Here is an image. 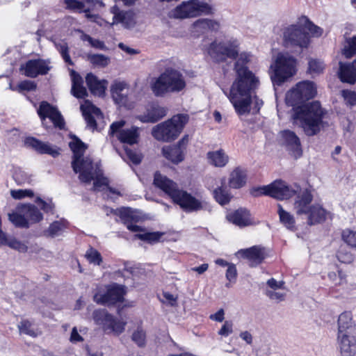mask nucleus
Masks as SVG:
<instances>
[{
  "instance_id": "obj_24",
  "label": "nucleus",
  "mask_w": 356,
  "mask_h": 356,
  "mask_svg": "<svg viewBox=\"0 0 356 356\" xmlns=\"http://www.w3.org/2000/svg\"><path fill=\"white\" fill-rule=\"evenodd\" d=\"M339 78L343 83L356 82V59L353 63H339Z\"/></svg>"
},
{
  "instance_id": "obj_64",
  "label": "nucleus",
  "mask_w": 356,
  "mask_h": 356,
  "mask_svg": "<svg viewBox=\"0 0 356 356\" xmlns=\"http://www.w3.org/2000/svg\"><path fill=\"white\" fill-rule=\"evenodd\" d=\"M83 340V337L78 333L77 329L76 327L72 328L71 335H70V341L72 343H76L79 341H82Z\"/></svg>"
},
{
  "instance_id": "obj_14",
  "label": "nucleus",
  "mask_w": 356,
  "mask_h": 356,
  "mask_svg": "<svg viewBox=\"0 0 356 356\" xmlns=\"http://www.w3.org/2000/svg\"><path fill=\"white\" fill-rule=\"evenodd\" d=\"M289 188L297 191V192L292 195H297L293 204L296 213L298 215H305L312 206L313 195L311 191L307 188L302 190L298 186H295L294 188L289 186Z\"/></svg>"
},
{
  "instance_id": "obj_19",
  "label": "nucleus",
  "mask_w": 356,
  "mask_h": 356,
  "mask_svg": "<svg viewBox=\"0 0 356 356\" xmlns=\"http://www.w3.org/2000/svg\"><path fill=\"white\" fill-rule=\"evenodd\" d=\"M24 145L31 147L39 154H47L56 158L60 153L58 149H54L49 143H44L34 137H26L24 140Z\"/></svg>"
},
{
  "instance_id": "obj_54",
  "label": "nucleus",
  "mask_w": 356,
  "mask_h": 356,
  "mask_svg": "<svg viewBox=\"0 0 356 356\" xmlns=\"http://www.w3.org/2000/svg\"><path fill=\"white\" fill-rule=\"evenodd\" d=\"M35 203L40 207L42 210H43L45 213H54V205L50 201L49 202L44 201L40 197H38L35 199Z\"/></svg>"
},
{
  "instance_id": "obj_60",
  "label": "nucleus",
  "mask_w": 356,
  "mask_h": 356,
  "mask_svg": "<svg viewBox=\"0 0 356 356\" xmlns=\"http://www.w3.org/2000/svg\"><path fill=\"white\" fill-rule=\"evenodd\" d=\"M9 246L21 252H26L28 250V247L24 243L17 240L11 241L9 243Z\"/></svg>"
},
{
  "instance_id": "obj_56",
  "label": "nucleus",
  "mask_w": 356,
  "mask_h": 356,
  "mask_svg": "<svg viewBox=\"0 0 356 356\" xmlns=\"http://www.w3.org/2000/svg\"><path fill=\"white\" fill-rule=\"evenodd\" d=\"M124 150L127 156L134 164L138 165L141 162V156L138 154L128 147L124 148Z\"/></svg>"
},
{
  "instance_id": "obj_52",
  "label": "nucleus",
  "mask_w": 356,
  "mask_h": 356,
  "mask_svg": "<svg viewBox=\"0 0 356 356\" xmlns=\"http://www.w3.org/2000/svg\"><path fill=\"white\" fill-rule=\"evenodd\" d=\"M145 333L141 329L136 330L131 337L132 340L140 347H143L145 344Z\"/></svg>"
},
{
  "instance_id": "obj_51",
  "label": "nucleus",
  "mask_w": 356,
  "mask_h": 356,
  "mask_svg": "<svg viewBox=\"0 0 356 356\" xmlns=\"http://www.w3.org/2000/svg\"><path fill=\"white\" fill-rule=\"evenodd\" d=\"M342 96L346 104L350 107L356 105V92L354 91L343 90H342Z\"/></svg>"
},
{
  "instance_id": "obj_63",
  "label": "nucleus",
  "mask_w": 356,
  "mask_h": 356,
  "mask_svg": "<svg viewBox=\"0 0 356 356\" xmlns=\"http://www.w3.org/2000/svg\"><path fill=\"white\" fill-rule=\"evenodd\" d=\"M266 295L268 297H269L271 300H277L279 301H282L284 298V294L280 293V292H275L274 291H267Z\"/></svg>"
},
{
  "instance_id": "obj_42",
  "label": "nucleus",
  "mask_w": 356,
  "mask_h": 356,
  "mask_svg": "<svg viewBox=\"0 0 356 356\" xmlns=\"http://www.w3.org/2000/svg\"><path fill=\"white\" fill-rule=\"evenodd\" d=\"M55 47L57 51L60 53L62 58L69 65L73 66L74 65V62L71 59L70 56V49L67 44L65 42H55Z\"/></svg>"
},
{
  "instance_id": "obj_25",
  "label": "nucleus",
  "mask_w": 356,
  "mask_h": 356,
  "mask_svg": "<svg viewBox=\"0 0 356 356\" xmlns=\"http://www.w3.org/2000/svg\"><path fill=\"white\" fill-rule=\"evenodd\" d=\"M227 218L229 222L240 227L252 225L249 211L243 208L227 214Z\"/></svg>"
},
{
  "instance_id": "obj_57",
  "label": "nucleus",
  "mask_w": 356,
  "mask_h": 356,
  "mask_svg": "<svg viewBox=\"0 0 356 356\" xmlns=\"http://www.w3.org/2000/svg\"><path fill=\"white\" fill-rule=\"evenodd\" d=\"M237 277L236 267L234 264L229 265L226 271V278L231 282H235Z\"/></svg>"
},
{
  "instance_id": "obj_47",
  "label": "nucleus",
  "mask_w": 356,
  "mask_h": 356,
  "mask_svg": "<svg viewBox=\"0 0 356 356\" xmlns=\"http://www.w3.org/2000/svg\"><path fill=\"white\" fill-rule=\"evenodd\" d=\"M303 19L305 21V25L303 27L305 31L306 29L308 30L314 36L316 37H319L323 34V29L321 27L314 24L307 17H304Z\"/></svg>"
},
{
  "instance_id": "obj_5",
  "label": "nucleus",
  "mask_w": 356,
  "mask_h": 356,
  "mask_svg": "<svg viewBox=\"0 0 356 356\" xmlns=\"http://www.w3.org/2000/svg\"><path fill=\"white\" fill-rule=\"evenodd\" d=\"M296 59L287 52L279 53L270 65V79L274 86H282L296 72Z\"/></svg>"
},
{
  "instance_id": "obj_37",
  "label": "nucleus",
  "mask_w": 356,
  "mask_h": 356,
  "mask_svg": "<svg viewBox=\"0 0 356 356\" xmlns=\"http://www.w3.org/2000/svg\"><path fill=\"white\" fill-rule=\"evenodd\" d=\"M113 316L108 313L106 309H96L92 313V318L97 325H102L105 330Z\"/></svg>"
},
{
  "instance_id": "obj_26",
  "label": "nucleus",
  "mask_w": 356,
  "mask_h": 356,
  "mask_svg": "<svg viewBox=\"0 0 356 356\" xmlns=\"http://www.w3.org/2000/svg\"><path fill=\"white\" fill-rule=\"evenodd\" d=\"M70 76L72 79V95L78 98L83 99L88 96V92L83 86V80L81 75L74 70H70Z\"/></svg>"
},
{
  "instance_id": "obj_22",
  "label": "nucleus",
  "mask_w": 356,
  "mask_h": 356,
  "mask_svg": "<svg viewBox=\"0 0 356 356\" xmlns=\"http://www.w3.org/2000/svg\"><path fill=\"white\" fill-rule=\"evenodd\" d=\"M338 334L356 335V325L353 321L352 314L345 312L338 318Z\"/></svg>"
},
{
  "instance_id": "obj_15",
  "label": "nucleus",
  "mask_w": 356,
  "mask_h": 356,
  "mask_svg": "<svg viewBox=\"0 0 356 356\" xmlns=\"http://www.w3.org/2000/svg\"><path fill=\"white\" fill-rule=\"evenodd\" d=\"M281 144L284 146L290 154L296 159L302 155V149L299 138L290 130L280 132Z\"/></svg>"
},
{
  "instance_id": "obj_7",
  "label": "nucleus",
  "mask_w": 356,
  "mask_h": 356,
  "mask_svg": "<svg viewBox=\"0 0 356 356\" xmlns=\"http://www.w3.org/2000/svg\"><path fill=\"white\" fill-rule=\"evenodd\" d=\"M188 120L185 114L174 115L171 119L157 124L152 131L153 137L157 140L169 142L176 139Z\"/></svg>"
},
{
  "instance_id": "obj_58",
  "label": "nucleus",
  "mask_w": 356,
  "mask_h": 356,
  "mask_svg": "<svg viewBox=\"0 0 356 356\" xmlns=\"http://www.w3.org/2000/svg\"><path fill=\"white\" fill-rule=\"evenodd\" d=\"M65 3L67 8L72 10H79L80 12H81L85 7L84 3L78 0H65Z\"/></svg>"
},
{
  "instance_id": "obj_23",
  "label": "nucleus",
  "mask_w": 356,
  "mask_h": 356,
  "mask_svg": "<svg viewBox=\"0 0 356 356\" xmlns=\"http://www.w3.org/2000/svg\"><path fill=\"white\" fill-rule=\"evenodd\" d=\"M112 97L119 105L124 106L128 102V85L124 81H115L111 88Z\"/></svg>"
},
{
  "instance_id": "obj_17",
  "label": "nucleus",
  "mask_w": 356,
  "mask_h": 356,
  "mask_svg": "<svg viewBox=\"0 0 356 356\" xmlns=\"http://www.w3.org/2000/svg\"><path fill=\"white\" fill-rule=\"evenodd\" d=\"M220 29V23L214 19L201 18L195 21L191 26V33L194 37L199 38L208 31L217 32Z\"/></svg>"
},
{
  "instance_id": "obj_50",
  "label": "nucleus",
  "mask_w": 356,
  "mask_h": 356,
  "mask_svg": "<svg viewBox=\"0 0 356 356\" xmlns=\"http://www.w3.org/2000/svg\"><path fill=\"white\" fill-rule=\"evenodd\" d=\"M308 70L311 74H319L324 69L323 63L319 60L311 59L308 63Z\"/></svg>"
},
{
  "instance_id": "obj_21",
  "label": "nucleus",
  "mask_w": 356,
  "mask_h": 356,
  "mask_svg": "<svg viewBox=\"0 0 356 356\" xmlns=\"http://www.w3.org/2000/svg\"><path fill=\"white\" fill-rule=\"evenodd\" d=\"M167 114V109L153 103L147 109L145 114L140 115L138 119L144 123H155L165 117Z\"/></svg>"
},
{
  "instance_id": "obj_44",
  "label": "nucleus",
  "mask_w": 356,
  "mask_h": 356,
  "mask_svg": "<svg viewBox=\"0 0 356 356\" xmlns=\"http://www.w3.org/2000/svg\"><path fill=\"white\" fill-rule=\"evenodd\" d=\"M125 323L117 321L113 316L111 318V323H108L105 332H114L120 334L124 330Z\"/></svg>"
},
{
  "instance_id": "obj_31",
  "label": "nucleus",
  "mask_w": 356,
  "mask_h": 356,
  "mask_svg": "<svg viewBox=\"0 0 356 356\" xmlns=\"http://www.w3.org/2000/svg\"><path fill=\"white\" fill-rule=\"evenodd\" d=\"M162 152L163 156L173 163L177 164L184 159L181 148L177 145L163 147Z\"/></svg>"
},
{
  "instance_id": "obj_28",
  "label": "nucleus",
  "mask_w": 356,
  "mask_h": 356,
  "mask_svg": "<svg viewBox=\"0 0 356 356\" xmlns=\"http://www.w3.org/2000/svg\"><path fill=\"white\" fill-rule=\"evenodd\" d=\"M69 146L73 152L72 167L74 171H76L77 163L80 161L81 157L83 156V154L87 149V145L77 136H74L72 141L69 143Z\"/></svg>"
},
{
  "instance_id": "obj_34",
  "label": "nucleus",
  "mask_w": 356,
  "mask_h": 356,
  "mask_svg": "<svg viewBox=\"0 0 356 356\" xmlns=\"http://www.w3.org/2000/svg\"><path fill=\"white\" fill-rule=\"evenodd\" d=\"M207 159L209 162L216 167L225 166L229 160L228 156L223 150H217L214 152H209L207 153Z\"/></svg>"
},
{
  "instance_id": "obj_43",
  "label": "nucleus",
  "mask_w": 356,
  "mask_h": 356,
  "mask_svg": "<svg viewBox=\"0 0 356 356\" xmlns=\"http://www.w3.org/2000/svg\"><path fill=\"white\" fill-rule=\"evenodd\" d=\"M65 227V224L61 221H55L49 225L44 234L48 236L54 238L60 235Z\"/></svg>"
},
{
  "instance_id": "obj_16",
  "label": "nucleus",
  "mask_w": 356,
  "mask_h": 356,
  "mask_svg": "<svg viewBox=\"0 0 356 356\" xmlns=\"http://www.w3.org/2000/svg\"><path fill=\"white\" fill-rule=\"evenodd\" d=\"M237 254L249 262L250 267H255L263 262L266 256L265 248L261 245H254L246 249H241Z\"/></svg>"
},
{
  "instance_id": "obj_10",
  "label": "nucleus",
  "mask_w": 356,
  "mask_h": 356,
  "mask_svg": "<svg viewBox=\"0 0 356 356\" xmlns=\"http://www.w3.org/2000/svg\"><path fill=\"white\" fill-rule=\"evenodd\" d=\"M124 124V120L113 122L110 126L109 134L115 135L120 143L124 144L132 145L138 143L140 136L139 129L135 126L123 129Z\"/></svg>"
},
{
  "instance_id": "obj_61",
  "label": "nucleus",
  "mask_w": 356,
  "mask_h": 356,
  "mask_svg": "<svg viewBox=\"0 0 356 356\" xmlns=\"http://www.w3.org/2000/svg\"><path fill=\"white\" fill-rule=\"evenodd\" d=\"M14 177L15 181L19 184H22L29 181V178L27 176V175L24 172L21 170H19V172H16L15 173Z\"/></svg>"
},
{
  "instance_id": "obj_38",
  "label": "nucleus",
  "mask_w": 356,
  "mask_h": 356,
  "mask_svg": "<svg viewBox=\"0 0 356 356\" xmlns=\"http://www.w3.org/2000/svg\"><path fill=\"white\" fill-rule=\"evenodd\" d=\"M114 214L118 216L122 222L126 225L129 222L136 220V216L134 213L131 208L122 207L113 211Z\"/></svg>"
},
{
  "instance_id": "obj_27",
  "label": "nucleus",
  "mask_w": 356,
  "mask_h": 356,
  "mask_svg": "<svg viewBox=\"0 0 356 356\" xmlns=\"http://www.w3.org/2000/svg\"><path fill=\"white\" fill-rule=\"evenodd\" d=\"M86 82L92 94L99 97L104 95L108 84L107 81L99 80L92 73H88L86 76Z\"/></svg>"
},
{
  "instance_id": "obj_39",
  "label": "nucleus",
  "mask_w": 356,
  "mask_h": 356,
  "mask_svg": "<svg viewBox=\"0 0 356 356\" xmlns=\"http://www.w3.org/2000/svg\"><path fill=\"white\" fill-rule=\"evenodd\" d=\"M87 60L94 66L99 67H106L109 62L110 58L104 54H88L87 55Z\"/></svg>"
},
{
  "instance_id": "obj_59",
  "label": "nucleus",
  "mask_w": 356,
  "mask_h": 356,
  "mask_svg": "<svg viewBox=\"0 0 356 356\" xmlns=\"http://www.w3.org/2000/svg\"><path fill=\"white\" fill-rule=\"evenodd\" d=\"M232 326L233 324L232 321H226L222 325L220 330L218 331V334L223 337L229 336L233 332Z\"/></svg>"
},
{
  "instance_id": "obj_53",
  "label": "nucleus",
  "mask_w": 356,
  "mask_h": 356,
  "mask_svg": "<svg viewBox=\"0 0 356 356\" xmlns=\"http://www.w3.org/2000/svg\"><path fill=\"white\" fill-rule=\"evenodd\" d=\"M338 260L341 263L349 264L353 260V254L341 248L337 253Z\"/></svg>"
},
{
  "instance_id": "obj_45",
  "label": "nucleus",
  "mask_w": 356,
  "mask_h": 356,
  "mask_svg": "<svg viewBox=\"0 0 356 356\" xmlns=\"http://www.w3.org/2000/svg\"><path fill=\"white\" fill-rule=\"evenodd\" d=\"M162 235H163L162 233L159 232H146L144 234H137L135 235V236H136V238H137L141 241H147L149 243H152L158 242L160 240Z\"/></svg>"
},
{
  "instance_id": "obj_55",
  "label": "nucleus",
  "mask_w": 356,
  "mask_h": 356,
  "mask_svg": "<svg viewBox=\"0 0 356 356\" xmlns=\"http://www.w3.org/2000/svg\"><path fill=\"white\" fill-rule=\"evenodd\" d=\"M37 85L34 81L25 80L18 84V88L20 91H33L36 89Z\"/></svg>"
},
{
  "instance_id": "obj_41",
  "label": "nucleus",
  "mask_w": 356,
  "mask_h": 356,
  "mask_svg": "<svg viewBox=\"0 0 356 356\" xmlns=\"http://www.w3.org/2000/svg\"><path fill=\"white\" fill-rule=\"evenodd\" d=\"M342 54L346 58H350L356 54V35L346 38V43L342 49Z\"/></svg>"
},
{
  "instance_id": "obj_9",
  "label": "nucleus",
  "mask_w": 356,
  "mask_h": 356,
  "mask_svg": "<svg viewBox=\"0 0 356 356\" xmlns=\"http://www.w3.org/2000/svg\"><path fill=\"white\" fill-rule=\"evenodd\" d=\"M283 34L284 42L287 47L306 49L310 42L308 32L300 24H293L286 28Z\"/></svg>"
},
{
  "instance_id": "obj_36",
  "label": "nucleus",
  "mask_w": 356,
  "mask_h": 356,
  "mask_svg": "<svg viewBox=\"0 0 356 356\" xmlns=\"http://www.w3.org/2000/svg\"><path fill=\"white\" fill-rule=\"evenodd\" d=\"M8 220L18 228L28 229L30 227L27 218L19 212L18 206L15 211L8 213Z\"/></svg>"
},
{
  "instance_id": "obj_33",
  "label": "nucleus",
  "mask_w": 356,
  "mask_h": 356,
  "mask_svg": "<svg viewBox=\"0 0 356 356\" xmlns=\"http://www.w3.org/2000/svg\"><path fill=\"white\" fill-rule=\"evenodd\" d=\"M81 110L82 111L83 116L87 123V127L91 129L92 131L97 129V124L96 120L95 119L92 113L98 115L101 114L100 110L95 106L91 108H86L84 106H81Z\"/></svg>"
},
{
  "instance_id": "obj_32",
  "label": "nucleus",
  "mask_w": 356,
  "mask_h": 356,
  "mask_svg": "<svg viewBox=\"0 0 356 356\" xmlns=\"http://www.w3.org/2000/svg\"><path fill=\"white\" fill-rule=\"evenodd\" d=\"M246 183V173L241 168H235L230 174L229 184L233 188H240Z\"/></svg>"
},
{
  "instance_id": "obj_35",
  "label": "nucleus",
  "mask_w": 356,
  "mask_h": 356,
  "mask_svg": "<svg viewBox=\"0 0 356 356\" xmlns=\"http://www.w3.org/2000/svg\"><path fill=\"white\" fill-rule=\"evenodd\" d=\"M277 213L280 222L288 229L295 230L296 221L293 216L285 211L280 204H278Z\"/></svg>"
},
{
  "instance_id": "obj_8",
  "label": "nucleus",
  "mask_w": 356,
  "mask_h": 356,
  "mask_svg": "<svg viewBox=\"0 0 356 356\" xmlns=\"http://www.w3.org/2000/svg\"><path fill=\"white\" fill-rule=\"evenodd\" d=\"M297 192L295 189L289 188L284 181L277 180L268 186L253 188L250 193L254 197L261 195H269L277 200H287Z\"/></svg>"
},
{
  "instance_id": "obj_40",
  "label": "nucleus",
  "mask_w": 356,
  "mask_h": 356,
  "mask_svg": "<svg viewBox=\"0 0 356 356\" xmlns=\"http://www.w3.org/2000/svg\"><path fill=\"white\" fill-rule=\"evenodd\" d=\"M213 196L216 202L220 205L228 204L232 198L231 194L222 186L218 187L213 191Z\"/></svg>"
},
{
  "instance_id": "obj_46",
  "label": "nucleus",
  "mask_w": 356,
  "mask_h": 356,
  "mask_svg": "<svg viewBox=\"0 0 356 356\" xmlns=\"http://www.w3.org/2000/svg\"><path fill=\"white\" fill-rule=\"evenodd\" d=\"M20 334H24L31 337H36L37 334L33 327L32 323L28 320H23L18 324Z\"/></svg>"
},
{
  "instance_id": "obj_1",
  "label": "nucleus",
  "mask_w": 356,
  "mask_h": 356,
  "mask_svg": "<svg viewBox=\"0 0 356 356\" xmlns=\"http://www.w3.org/2000/svg\"><path fill=\"white\" fill-rule=\"evenodd\" d=\"M238 46L236 40L220 42L213 41L209 45L208 53L217 63L225 62L227 58H237L234 64L236 79L232 84L228 97L238 115L257 114L264 104L261 99L254 95L259 81L247 66L251 55L246 52L238 54Z\"/></svg>"
},
{
  "instance_id": "obj_6",
  "label": "nucleus",
  "mask_w": 356,
  "mask_h": 356,
  "mask_svg": "<svg viewBox=\"0 0 356 356\" xmlns=\"http://www.w3.org/2000/svg\"><path fill=\"white\" fill-rule=\"evenodd\" d=\"M214 13L213 7L208 3L200 0L184 1L168 13L171 19H185L201 15H210Z\"/></svg>"
},
{
  "instance_id": "obj_20",
  "label": "nucleus",
  "mask_w": 356,
  "mask_h": 356,
  "mask_svg": "<svg viewBox=\"0 0 356 356\" xmlns=\"http://www.w3.org/2000/svg\"><path fill=\"white\" fill-rule=\"evenodd\" d=\"M337 339L341 356H354L356 354V335L338 334Z\"/></svg>"
},
{
  "instance_id": "obj_49",
  "label": "nucleus",
  "mask_w": 356,
  "mask_h": 356,
  "mask_svg": "<svg viewBox=\"0 0 356 356\" xmlns=\"http://www.w3.org/2000/svg\"><path fill=\"white\" fill-rule=\"evenodd\" d=\"M86 257L90 263L96 265H100L102 261L100 253L93 248H90L86 252Z\"/></svg>"
},
{
  "instance_id": "obj_18",
  "label": "nucleus",
  "mask_w": 356,
  "mask_h": 356,
  "mask_svg": "<svg viewBox=\"0 0 356 356\" xmlns=\"http://www.w3.org/2000/svg\"><path fill=\"white\" fill-rule=\"evenodd\" d=\"M76 166V171L74 172L79 173V178L81 181L89 184L95 179L96 170H94L92 161L89 157H81Z\"/></svg>"
},
{
  "instance_id": "obj_62",
  "label": "nucleus",
  "mask_w": 356,
  "mask_h": 356,
  "mask_svg": "<svg viewBox=\"0 0 356 356\" xmlns=\"http://www.w3.org/2000/svg\"><path fill=\"white\" fill-rule=\"evenodd\" d=\"M225 311L223 309H220L216 313L211 314L209 318L212 321L217 322H222L224 321Z\"/></svg>"
},
{
  "instance_id": "obj_3",
  "label": "nucleus",
  "mask_w": 356,
  "mask_h": 356,
  "mask_svg": "<svg viewBox=\"0 0 356 356\" xmlns=\"http://www.w3.org/2000/svg\"><path fill=\"white\" fill-rule=\"evenodd\" d=\"M154 184L162 190L180 208L186 213L197 212L206 209L207 202L197 198L191 193L180 189L177 183L156 172L154 177Z\"/></svg>"
},
{
  "instance_id": "obj_12",
  "label": "nucleus",
  "mask_w": 356,
  "mask_h": 356,
  "mask_svg": "<svg viewBox=\"0 0 356 356\" xmlns=\"http://www.w3.org/2000/svg\"><path fill=\"white\" fill-rule=\"evenodd\" d=\"M50 62L44 59H31L27 60L24 65H22L20 70L23 74L30 78H35L38 75H46L51 70Z\"/></svg>"
},
{
  "instance_id": "obj_30",
  "label": "nucleus",
  "mask_w": 356,
  "mask_h": 356,
  "mask_svg": "<svg viewBox=\"0 0 356 356\" xmlns=\"http://www.w3.org/2000/svg\"><path fill=\"white\" fill-rule=\"evenodd\" d=\"M305 215L307 216V223L309 225H314L321 223L325 220L327 211L323 207L318 204H312Z\"/></svg>"
},
{
  "instance_id": "obj_13",
  "label": "nucleus",
  "mask_w": 356,
  "mask_h": 356,
  "mask_svg": "<svg viewBox=\"0 0 356 356\" xmlns=\"http://www.w3.org/2000/svg\"><path fill=\"white\" fill-rule=\"evenodd\" d=\"M37 112L42 121L48 118L51 120L55 127L60 129L65 127V122L61 113L57 108L53 106L49 102L42 101Z\"/></svg>"
},
{
  "instance_id": "obj_48",
  "label": "nucleus",
  "mask_w": 356,
  "mask_h": 356,
  "mask_svg": "<svg viewBox=\"0 0 356 356\" xmlns=\"http://www.w3.org/2000/svg\"><path fill=\"white\" fill-rule=\"evenodd\" d=\"M342 238L348 245L356 248V232L345 229L342 232Z\"/></svg>"
},
{
  "instance_id": "obj_11",
  "label": "nucleus",
  "mask_w": 356,
  "mask_h": 356,
  "mask_svg": "<svg viewBox=\"0 0 356 356\" xmlns=\"http://www.w3.org/2000/svg\"><path fill=\"white\" fill-rule=\"evenodd\" d=\"M125 293L124 286L113 284L108 286L105 293H96L93 296V300L99 305H112L117 302H122Z\"/></svg>"
},
{
  "instance_id": "obj_4",
  "label": "nucleus",
  "mask_w": 356,
  "mask_h": 356,
  "mask_svg": "<svg viewBox=\"0 0 356 356\" xmlns=\"http://www.w3.org/2000/svg\"><path fill=\"white\" fill-rule=\"evenodd\" d=\"M186 86V83L182 73L172 67L166 68L158 77L153 79L150 84L153 94L158 97L179 93Z\"/></svg>"
},
{
  "instance_id": "obj_2",
  "label": "nucleus",
  "mask_w": 356,
  "mask_h": 356,
  "mask_svg": "<svg viewBox=\"0 0 356 356\" xmlns=\"http://www.w3.org/2000/svg\"><path fill=\"white\" fill-rule=\"evenodd\" d=\"M316 94L314 82L303 81L297 83L286 95V104L294 107L293 118L300 120L305 133L309 136L316 135L321 131L325 114L318 102L305 104L314 98Z\"/></svg>"
},
{
  "instance_id": "obj_29",
  "label": "nucleus",
  "mask_w": 356,
  "mask_h": 356,
  "mask_svg": "<svg viewBox=\"0 0 356 356\" xmlns=\"http://www.w3.org/2000/svg\"><path fill=\"white\" fill-rule=\"evenodd\" d=\"M18 209L24 215L29 223H37L43 219L42 213L33 204H21L18 205Z\"/></svg>"
}]
</instances>
